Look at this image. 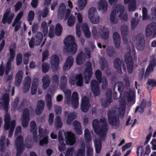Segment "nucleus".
Segmentation results:
<instances>
[{
  "label": "nucleus",
  "mask_w": 156,
  "mask_h": 156,
  "mask_svg": "<svg viewBox=\"0 0 156 156\" xmlns=\"http://www.w3.org/2000/svg\"><path fill=\"white\" fill-rule=\"evenodd\" d=\"M43 34L42 32H38L36 35L35 37H32L30 40V38L28 39L29 41V45L30 48H33L35 46L39 45L42 41Z\"/></svg>",
  "instance_id": "obj_3"
},
{
  "label": "nucleus",
  "mask_w": 156,
  "mask_h": 156,
  "mask_svg": "<svg viewBox=\"0 0 156 156\" xmlns=\"http://www.w3.org/2000/svg\"><path fill=\"white\" fill-rule=\"evenodd\" d=\"M30 113L28 108H25L23 111L22 124L23 127H27L30 120Z\"/></svg>",
  "instance_id": "obj_9"
},
{
  "label": "nucleus",
  "mask_w": 156,
  "mask_h": 156,
  "mask_svg": "<svg viewBox=\"0 0 156 156\" xmlns=\"http://www.w3.org/2000/svg\"><path fill=\"white\" fill-rule=\"evenodd\" d=\"M45 103L44 101L42 100H39L35 109V112L36 115H40L44 108Z\"/></svg>",
  "instance_id": "obj_18"
},
{
  "label": "nucleus",
  "mask_w": 156,
  "mask_h": 156,
  "mask_svg": "<svg viewBox=\"0 0 156 156\" xmlns=\"http://www.w3.org/2000/svg\"><path fill=\"white\" fill-rule=\"evenodd\" d=\"M84 136L86 142L89 143L91 141V136L89 130L86 129L84 130Z\"/></svg>",
  "instance_id": "obj_40"
},
{
  "label": "nucleus",
  "mask_w": 156,
  "mask_h": 156,
  "mask_svg": "<svg viewBox=\"0 0 156 156\" xmlns=\"http://www.w3.org/2000/svg\"><path fill=\"white\" fill-rule=\"evenodd\" d=\"M15 142L17 151L16 156H20L24 149L23 136L21 135L18 136L15 139Z\"/></svg>",
  "instance_id": "obj_5"
},
{
  "label": "nucleus",
  "mask_w": 156,
  "mask_h": 156,
  "mask_svg": "<svg viewBox=\"0 0 156 156\" xmlns=\"http://www.w3.org/2000/svg\"><path fill=\"white\" fill-rule=\"evenodd\" d=\"M117 84L118 85V90L121 94L122 93L124 88V83L122 81L116 82L114 84V88H115Z\"/></svg>",
  "instance_id": "obj_34"
},
{
  "label": "nucleus",
  "mask_w": 156,
  "mask_h": 156,
  "mask_svg": "<svg viewBox=\"0 0 156 156\" xmlns=\"http://www.w3.org/2000/svg\"><path fill=\"white\" fill-rule=\"evenodd\" d=\"M49 66L47 62H43L42 65V71L43 73H46L49 70Z\"/></svg>",
  "instance_id": "obj_55"
},
{
  "label": "nucleus",
  "mask_w": 156,
  "mask_h": 156,
  "mask_svg": "<svg viewBox=\"0 0 156 156\" xmlns=\"http://www.w3.org/2000/svg\"><path fill=\"white\" fill-rule=\"evenodd\" d=\"M116 10H113L110 15V20L111 22L114 24H116L118 22V19L116 17Z\"/></svg>",
  "instance_id": "obj_33"
},
{
  "label": "nucleus",
  "mask_w": 156,
  "mask_h": 156,
  "mask_svg": "<svg viewBox=\"0 0 156 156\" xmlns=\"http://www.w3.org/2000/svg\"><path fill=\"white\" fill-rule=\"evenodd\" d=\"M71 105L72 107L77 108L79 106L78 94L76 92H73L71 99Z\"/></svg>",
  "instance_id": "obj_14"
},
{
  "label": "nucleus",
  "mask_w": 156,
  "mask_h": 156,
  "mask_svg": "<svg viewBox=\"0 0 156 156\" xmlns=\"http://www.w3.org/2000/svg\"><path fill=\"white\" fill-rule=\"evenodd\" d=\"M125 61L127 65L128 73L129 74L131 73L133 70V62L132 56L130 52L125 54Z\"/></svg>",
  "instance_id": "obj_7"
},
{
  "label": "nucleus",
  "mask_w": 156,
  "mask_h": 156,
  "mask_svg": "<svg viewBox=\"0 0 156 156\" xmlns=\"http://www.w3.org/2000/svg\"><path fill=\"white\" fill-rule=\"evenodd\" d=\"M11 121L10 116L9 114L6 113L4 117V129L6 130L9 129L10 126Z\"/></svg>",
  "instance_id": "obj_28"
},
{
  "label": "nucleus",
  "mask_w": 156,
  "mask_h": 156,
  "mask_svg": "<svg viewBox=\"0 0 156 156\" xmlns=\"http://www.w3.org/2000/svg\"><path fill=\"white\" fill-rule=\"evenodd\" d=\"M35 14L34 11L31 10L30 11L28 15V21H32L34 17Z\"/></svg>",
  "instance_id": "obj_58"
},
{
  "label": "nucleus",
  "mask_w": 156,
  "mask_h": 156,
  "mask_svg": "<svg viewBox=\"0 0 156 156\" xmlns=\"http://www.w3.org/2000/svg\"><path fill=\"white\" fill-rule=\"evenodd\" d=\"M95 75L99 83L102 82V73L99 70H97L95 72Z\"/></svg>",
  "instance_id": "obj_51"
},
{
  "label": "nucleus",
  "mask_w": 156,
  "mask_h": 156,
  "mask_svg": "<svg viewBox=\"0 0 156 156\" xmlns=\"http://www.w3.org/2000/svg\"><path fill=\"white\" fill-rule=\"evenodd\" d=\"M121 30L122 34H128V28L126 25H122L121 27Z\"/></svg>",
  "instance_id": "obj_62"
},
{
  "label": "nucleus",
  "mask_w": 156,
  "mask_h": 156,
  "mask_svg": "<svg viewBox=\"0 0 156 156\" xmlns=\"http://www.w3.org/2000/svg\"><path fill=\"white\" fill-rule=\"evenodd\" d=\"M2 100L3 102V107L6 111L8 110V106L9 101V96L8 94L5 93L2 97Z\"/></svg>",
  "instance_id": "obj_22"
},
{
  "label": "nucleus",
  "mask_w": 156,
  "mask_h": 156,
  "mask_svg": "<svg viewBox=\"0 0 156 156\" xmlns=\"http://www.w3.org/2000/svg\"><path fill=\"white\" fill-rule=\"evenodd\" d=\"M15 125L16 121L14 120H12L11 122V124L9 128L10 129L8 134L9 137H10L12 136Z\"/></svg>",
  "instance_id": "obj_42"
},
{
  "label": "nucleus",
  "mask_w": 156,
  "mask_h": 156,
  "mask_svg": "<svg viewBox=\"0 0 156 156\" xmlns=\"http://www.w3.org/2000/svg\"><path fill=\"white\" fill-rule=\"evenodd\" d=\"M100 69L102 70H103L105 68L108 67V62L105 58L104 57H101L100 60Z\"/></svg>",
  "instance_id": "obj_32"
},
{
  "label": "nucleus",
  "mask_w": 156,
  "mask_h": 156,
  "mask_svg": "<svg viewBox=\"0 0 156 156\" xmlns=\"http://www.w3.org/2000/svg\"><path fill=\"white\" fill-rule=\"evenodd\" d=\"M107 116L109 123L114 129H117L120 126V123L119 116L116 115L111 109L108 111Z\"/></svg>",
  "instance_id": "obj_2"
},
{
  "label": "nucleus",
  "mask_w": 156,
  "mask_h": 156,
  "mask_svg": "<svg viewBox=\"0 0 156 156\" xmlns=\"http://www.w3.org/2000/svg\"><path fill=\"white\" fill-rule=\"evenodd\" d=\"M76 116L75 115L74 113L70 112L69 113L68 115L67 119V123L68 125H70L72 121L76 118Z\"/></svg>",
  "instance_id": "obj_39"
},
{
  "label": "nucleus",
  "mask_w": 156,
  "mask_h": 156,
  "mask_svg": "<svg viewBox=\"0 0 156 156\" xmlns=\"http://www.w3.org/2000/svg\"><path fill=\"white\" fill-rule=\"evenodd\" d=\"M156 30V23H152L148 25L146 29L147 37L151 36Z\"/></svg>",
  "instance_id": "obj_15"
},
{
  "label": "nucleus",
  "mask_w": 156,
  "mask_h": 156,
  "mask_svg": "<svg viewBox=\"0 0 156 156\" xmlns=\"http://www.w3.org/2000/svg\"><path fill=\"white\" fill-rule=\"evenodd\" d=\"M73 126L74 127V130L76 133L79 135L82 133L81 126L80 123L77 120H75L73 122Z\"/></svg>",
  "instance_id": "obj_27"
},
{
  "label": "nucleus",
  "mask_w": 156,
  "mask_h": 156,
  "mask_svg": "<svg viewBox=\"0 0 156 156\" xmlns=\"http://www.w3.org/2000/svg\"><path fill=\"white\" fill-rule=\"evenodd\" d=\"M94 144L96 152L97 153H99L102 147L101 140L99 138L97 139L94 141Z\"/></svg>",
  "instance_id": "obj_29"
},
{
  "label": "nucleus",
  "mask_w": 156,
  "mask_h": 156,
  "mask_svg": "<svg viewBox=\"0 0 156 156\" xmlns=\"http://www.w3.org/2000/svg\"><path fill=\"white\" fill-rule=\"evenodd\" d=\"M66 9V6L63 3H62L59 5L58 13L61 16H63L65 14Z\"/></svg>",
  "instance_id": "obj_37"
},
{
  "label": "nucleus",
  "mask_w": 156,
  "mask_h": 156,
  "mask_svg": "<svg viewBox=\"0 0 156 156\" xmlns=\"http://www.w3.org/2000/svg\"><path fill=\"white\" fill-rule=\"evenodd\" d=\"M67 83V80L66 77L63 76L61 77V82L60 84V87L63 91H64L66 89Z\"/></svg>",
  "instance_id": "obj_31"
},
{
  "label": "nucleus",
  "mask_w": 156,
  "mask_h": 156,
  "mask_svg": "<svg viewBox=\"0 0 156 156\" xmlns=\"http://www.w3.org/2000/svg\"><path fill=\"white\" fill-rule=\"evenodd\" d=\"M75 22V18L72 14H71L67 21L68 25L70 27L73 26Z\"/></svg>",
  "instance_id": "obj_49"
},
{
  "label": "nucleus",
  "mask_w": 156,
  "mask_h": 156,
  "mask_svg": "<svg viewBox=\"0 0 156 156\" xmlns=\"http://www.w3.org/2000/svg\"><path fill=\"white\" fill-rule=\"evenodd\" d=\"M74 59L72 56H69L67 58L63 69L64 70L69 69L73 65V63Z\"/></svg>",
  "instance_id": "obj_19"
},
{
  "label": "nucleus",
  "mask_w": 156,
  "mask_h": 156,
  "mask_svg": "<svg viewBox=\"0 0 156 156\" xmlns=\"http://www.w3.org/2000/svg\"><path fill=\"white\" fill-rule=\"evenodd\" d=\"M41 28L43 29L44 36L47 35L48 33V27L47 23L46 21H43L41 24Z\"/></svg>",
  "instance_id": "obj_45"
},
{
  "label": "nucleus",
  "mask_w": 156,
  "mask_h": 156,
  "mask_svg": "<svg viewBox=\"0 0 156 156\" xmlns=\"http://www.w3.org/2000/svg\"><path fill=\"white\" fill-rule=\"evenodd\" d=\"M23 73L22 70H19L15 76L14 83L15 86L18 87L20 84L23 78Z\"/></svg>",
  "instance_id": "obj_16"
},
{
  "label": "nucleus",
  "mask_w": 156,
  "mask_h": 156,
  "mask_svg": "<svg viewBox=\"0 0 156 156\" xmlns=\"http://www.w3.org/2000/svg\"><path fill=\"white\" fill-rule=\"evenodd\" d=\"M115 51L114 49L112 47H109L107 49L106 54L108 56L112 57L114 55Z\"/></svg>",
  "instance_id": "obj_54"
},
{
  "label": "nucleus",
  "mask_w": 156,
  "mask_h": 156,
  "mask_svg": "<svg viewBox=\"0 0 156 156\" xmlns=\"http://www.w3.org/2000/svg\"><path fill=\"white\" fill-rule=\"evenodd\" d=\"M92 126L95 132L97 133V130H98L100 127L99 120L97 119H94L93 121Z\"/></svg>",
  "instance_id": "obj_41"
},
{
  "label": "nucleus",
  "mask_w": 156,
  "mask_h": 156,
  "mask_svg": "<svg viewBox=\"0 0 156 156\" xmlns=\"http://www.w3.org/2000/svg\"><path fill=\"white\" fill-rule=\"evenodd\" d=\"M64 43L66 47L64 50L66 53L70 52L74 54L76 52L77 46L75 42V39L73 36L69 35L67 36L64 41Z\"/></svg>",
  "instance_id": "obj_1"
},
{
  "label": "nucleus",
  "mask_w": 156,
  "mask_h": 156,
  "mask_svg": "<svg viewBox=\"0 0 156 156\" xmlns=\"http://www.w3.org/2000/svg\"><path fill=\"white\" fill-rule=\"evenodd\" d=\"M109 31L108 29L107 28L105 29V31L103 32L101 35L102 38L105 40L108 39L109 37Z\"/></svg>",
  "instance_id": "obj_57"
},
{
  "label": "nucleus",
  "mask_w": 156,
  "mask_h": 156,
  "mask_svg": "<svg viewBox=\"0 0 156 156\" xmlns=\"http://www.w3.org/2000/svg\"><path fill=\"white\" fill-rule=\"evenodd\" d=\"M98 8L99 9L106 11L108 8L107 3L105 0H101L99 3Z\"/></svg>",
  "instance_id": "obj_35"
},
{
  "label": "nucleus",
  "mask_w": 156,
  "mask_h": 156,
  "mask_svg": "<svg viewBox=\"0 0 156 156\" xmlns=\"http://www.w3.org/2000/svg\"><path fill=\"white\" fill-rule=\"evenodd\" d=\"M146 105V100L143 99L140 105L136 107L135 110V112H136L137 111L140 113L143 112L144 111V108L145 107Z\"/></svg>",
  "instance_id": "obj_30"
},
{
  "label": "nucleus",
  "mask_w": 156,
  "mask_h": 156,
  "mask_svg": "<svg viewBox=\"0 0 156 156\" xmlns=\"http://www.w3.org/2000/svg\"><path fill=\"white\" fill-rule=\"evenodd\" d=\"M43 83L42 87L44 90H46L49 87L51 83V80L49 76L46 75L44 76L42 78Z\"/></svg>",
  "instance_id": "obj_23"
},
{
  "label": "nucleus",
  "mask_w": 156,
  "mask_h": 156,
  "mask_svg": "<svg viewBox=\"0 0 156 156\" xmlns=\"http://www.w3.org/2000/svg\"><path fill=\"white\" fill-rule=\"evenodd\" d=\"M55 125L57 128H60L62 126V123L60 116H57L55 119Z\"/></svg>",
  "instance_id": "obj_47"
},
{
  "label": "nucleus",
  "mask_w": 156,
  "mask_h": 156,
  "mask_svg": "<svg viewBox=\"0 0 156 156\" xmlns=\"http://www.w3.org/2000/svg\"><path fill=\"white\" fill-rule=\"evenodd\" d=\"M11 67V62L8 61L7 62L6 65L5 67V74L7 75L9 74Z\"/></svg>",
  "instance_id": "obj_60"
},
{
  "label": "nucleus",
  "mask_w": 156,
  "mask_h": 156,
  "mask_svg": "<svg viewBox=\"0 0 156 156\" xmlns=\"http://www.w3.org/2000/svg\"><path fill=\"white\" fill-rule=\"evenodd\" d=\"M52 82L54 83L58 84L59 82V76L57 75H53L51 78Z\"/></svg>",
  "instance_id": "obj_63"
},
{
  "label": "nucleus",
  "mask_w": 156,
  "mask_h": 156,
  "mask_svg": "<svg viewBox=\"0 0 156 156\" xmlns=\"http://www.w3.org/2000/svg\"><path fill=\"white\" fill-rule=\"evenodd\" d=\"M88 17L91 22L94 24H97L99 21V16L94 7L90 8L88 11Z\"/></svg>",
  "instance_id": "obj_6"
},
{
  "label": "nucleus",
  "mask_w": 156,
  "mask_h": 156,
  "mask_svg": "<svg viewBox=\"0 0 156 156\" xmlns=\"http://www.w3.org/2000/svg\"><path fill=\"white\" fill-rule=\"evenodd\" d=\"M11 12V9H7L4 14L2 21L3 24H5L7 22L9 24H10L14 16V13H12L9 15Z\"/></svg>",
  "instance_id": "obj_10"
},
{
  "label": "nucleus",
  "mask_w": 156,
  "mask_h": 156,
  "mask_svg": "<svg viewBox=\"0 0 156 156\" xmlns=\"http://www.w3.org/2000/svg\"><path fill=\"white\" fill-rule=\"evenodd\" d=\"M59 59L58 56L56 55H52L51 58V67L53 70H57L59 64Z\"/></svg>",
  "instance_id": "obj_13"
},
{
  "label": "nucleus",
  "mask_w": 156,
  "mask_h": 156,
  "mask_svg": "<svg viewBox=\"0 0 156 156\" xmlns=\"http://www.w3.org/2000/svg\"><path fill=\"white\" fill-rule=\"evenodd\" d=\"M113 10H116V13L119 12V14L123 13L125 11L124 7L120 5H118L116 6V8Z\"/></svg>",
  "instance_id": "obj_52"
},
{
  "label": "nucleus",
  "mask_w": 156,
  "mask_h": 156,
  "mask_svg": "<svg viewBox=\"0 0 156 156\" xmlns=\"http://www.w3.org/2000/svg\"><path fill=\"white\" fill-rule=\"evenodd\" d=\"M31 83V79L30 76H27L25 79L23 85V91L24 93L27 92L30 87Z\"/></svg>",
  "instance_id": "obj_20"
},
{
  "label": "nucleus",
  "mask_w": 156,
  "mask_h": 156,
  "mask_svg": "<svg viewBox=\"0 0 156 156\" xmlns=\"http://www.w3.org/2000/svg\"><path fill=\"white\" fill-rule=\"evenodd\" d=\"M142 19L143 20H146L149 18L148 15V11L145 7L142 8Z\"/></svg>",
  "instance_id": "obj_53"
},
{
  "label": "nucleus",
  "mask_w": 156,
  "mask_h": 156,
  "mask_svg": "<svg viewBox=\"0 0 156 156\" xmlns=\"http://www.w3.org/2000/svg\"><path fill=\"white\" fill-rule=\"evenodd\" d=\"M85 60V55L83 51H80L78 55L76 58L77 64L81 65L83 64Z\"/></svg>",
  "instance_id": "obj_24"
},
{
  "label": "nucleus",
  "mask_w": 156,
  "mask_h": 156,
  "mask_svg": "<svg viewBox=\"0 0 156 156\" xmlns=\"http://www.w3.org/2000/svg\"><path fill=\"white\" fill-rule=\"evenodd\" d=\"M147 84L151 86L152 87H154L156 86V80L155 81L154 79H148Z\"/></svg>",
  "instance_id": "obj_59"
},
{
  "label": "nucleus",
  "mask_w": 156,
  "mask_h": 156,
  "mask_svg": "<svg viewBox=\"0 0 156 156\" xmlns=\"http://www.w3.org/2000/svg\"><path fill=\"white\" fill-rule=\"evenodd\" d=\"M38 83L34 81V80L33 81L31 88V93L32 95L35 94L37 91L38 86Z\"/></svg>",
  "instance_id": "obj_44"
},
{
  "label": "nucleus",
  "mask_w": 156,
  "mask_h": 156,
  "mask_svg": "<svg viewBox=\"0 0 156 156\" xmlns=\"http://www.w3.org/2000/svg\"><path fill=\"white\" fill-rule=\"evenodd\" d=\"M108 130V124L101 125L100 129L97 130V134H99L101 137L105 136Z\"/></svg>",
  "instance_id": "obj_21"
},
{
  "label": "nucleus",
  "mask_w": 156,
  "mask_h": 156,
  "mask_svg": "<svg viewBox=\"0 0 156 156\" xmlns=\"http://www.w3.org/2000/svg\"><path fill=\"white\" fill-rule=\"evenodd\" d=\"M114 66V67L118 70L121 69V61L119 58H116L113 62Z\"/></svg>",
  "instance_id": "obj_43"
},
{
  "label": "nucleus",
  "mask_w": 156,
  "mask_h": 156,
  "mask_svg": "<svg viewBox=\"0 0 156 156\" xmlns=\"http://www.w3.org/2000/svg\"><path fill=\"white\" fill-rule=\"evenodd\" d=\"M135 95L134 94H128L127 97L128 102H131L134 104L135 102Z\"/></svg>",
  "instance_id": "obj_48"
},
{
  "label": "nucleus",
  "mask_w": 156,
  "mask_h": 156,
  "mask_svg": "<svg viewBox=\"0 0 156 156\" xmlns=\"http://www.w3.org/2000/svg\"><path fill=\"white\" fill-rule=\"evenodd\" d=\"M48 136H44L42 139L40 140L39 144L41 145H43L44 144H47L48 142Z\"/></svg>",
  "instance_id": "obj_61"
},
{
  "label": "nucleus",
  "mask_w": 156,
  "mask_h": 156,
  "mask_svg": "<svg viewBox=\"0 0 156 156\" xmlns=\"http://www.w3.org/2000/svg\"><path fill=\"white\" fill-rule=\"evenodd\" d=\"M66 138V142L67 145H73L76 142V138L74 134L70 132L67 133L66 135L65 134Z\"/></svg>",
  "instance_id": "obj_12"
},
{
  "label": "nucleus",
  "mask_w": 156,
  "mask_h": 156,
  "mask_svg": "<svg viewBox=\"0 0 156 156\" xmlns=\"http://www.w3.org/2000/svg\"><path fill=\"white\" fill-rule=\"evenodd\" d=\"M113 38L115 46L116 48H119L120 44V36L117 32H115L113 34Z\"/></svg>",
  "instance_id": "obj_25"
},
{
  "label": "nucleus",
  "mask_w": 156,
  "mask_h": 156,
  "mask_svg": "<svg viewBox=\"0 0 156 156\" xmlns=\"http://www.w3.org/2000/svg\"><path fill=\"white\" fill-rule=\"evenodd\" d=\"M81 28L85 36L87 38H90L91 34L88 24L86 23H83L81 26Z\"/></svg>",
  "instance_id": "obj_26"
},
{
  "label": "nucleus",
  "mask_w": 156,
  "mask_h": 156,
  "mask_svg": "<svg viewBox=\"0 0 156 156\" xmlns=\"http://www.w3.org/2000/svg\"><path fill=\"white\" fill-rule=\"evenodd\" d=\"M91 88L94 95L98 96L100 94V88L98 82L95 80H93L91 82Z\"/></svg>",
  "instance_id": "obj_11"
},
{
  "label": "nucleus",
  "mask_w": 156,
  "mask_h": 156,
  "mask_svg": "<svg viewBox=\"0 0 156 156\" xmlns=\"http://www.w3.org/2000/svg\"><path fill=\"white\" fill-rule=\"evenodd\" d=\"M136 7V0H131L128 5L129 10L130 12L135 11Z\"/></svg>",
  "instance_id": "obj_36"
},
{
  "label": "nucleus",
  "mask_w": 156,
  "mask_h": 156,
  "mask_svg": "<svg viewBox=\"0 0 156 156\" xmlns=\"http://www.w3.org/2000/svg\"><path fill=\"white\" fill-rule=\"evenodd\" d=\"M62 27L59 23H57L55 27V33L57 36H60L62 33Z\"/></svg>",
  "instance_id": "obj_38"
},
{
  "label": "nucleus",
  "mask_w": 156,
  "mask_h": 156,
  "mask_svg": "<svg viewBox=\"0 0 156 156\" xmlns=\"http://www.w3.org/2000/svg\"><path fill=\"white\" fill-rule=\"evenodd\" d=\"M74 150V148L73 147L68 148L66 152L65 156H73Z\"/></svg>",
  "instance_id": "obj_56"
},
{
  "label": "nucleus",
  "mask_w": 156,
  "mask_h": 156,
  "mask_svg": "<svg viewBox=\"0 0 156 156\" xmlns=\"http://www.w3.org/2000/svg\"><path fill=\"white\" fill-rule=\"evenodd\" d=\"M136 39L137 41L136 49L140 51L143 50L144 47V43L142 35L140 34H138L137 36Z\"/></svg>",
  "instance_id": "obj_17"
},
{
  "label": "nucleus",
  "mask_w": 156,
  "mask_h": 156,
  "mask_svg": "<svg viewBox=\"0 0 156 156\" xmlns=\"http://www.w3.org/2000/svg\"><path fill=\"white\" fill-rule=\"evenodd\" d=\"M31 55L29 53H25L23 56V62L24 64L27 65L29 61V58Z\"/></svg>",
  "instance_id": "obj_50"
},
{
  "label": "nucleus",
  "mask_w": 156,
  "mask_h": 156,
  "mask_svg": "<svg viewBox=\"0 0 156 156\" xmlns=\"http://www.w3.org/2000/svg\"><path fill=\"white\" fill-rule=\"evenodd\" d=\"M91 65V63L90 62H86L83 73L84 77L85 80V82L86 84L89 83L90 79L92 76L93 72Z\"/></svg>",
  "instance_id": "obj_4"
},
{
  "label": "nucleus",
  "mask_w": 156,
  "mask_h": 156,
  "mask_svg": "<svg viewBox=\"0 0 156 156\" xmlns=\"http://www.w3.org/2000/svg\"><path fill=\"white\" fill-rule=\"evenodd\" d=\"M69 83L71 85H75L76 83V85L78 86L81 87L83 85V80L82 76L81 74H77L76 76L73 75L70 77L69 80Z\"/></svg>",
  "instance_id": "obj_8"
},
{
  "label": "nucleus",
  "mask_w": 156,
  "mask_h": 156,
  "mask_svg": "<svg viewBox=\"0 0 156 156\" xmlns=\"http://www.w3.org/2000/svg\"><path fill=\"white\" fill-rule=\"evenodd\" d=\"M23 56L22 54L20 53H18L16 58V65L19 66L21 64L22 62Z\"/></svg>",
  "instance_id": "obj_46"
},
{
  "label": "nucleus",
  "mask_w": 156,
  "mask_h": 156,
  "mask_svg": "<svg viewBox=\"0 0 156 156\" xmlns=\"http://www.w3.org/2000/svg\"><path fill=\"white\" fill-rule=\"evenodd\" d=\"M87 4V2L82 1H79L78 3L79 6L78 8L80 10H83L85 6H86Z\"/></svg>",
  "instance_id": "obj_64"
}]
</instances>
